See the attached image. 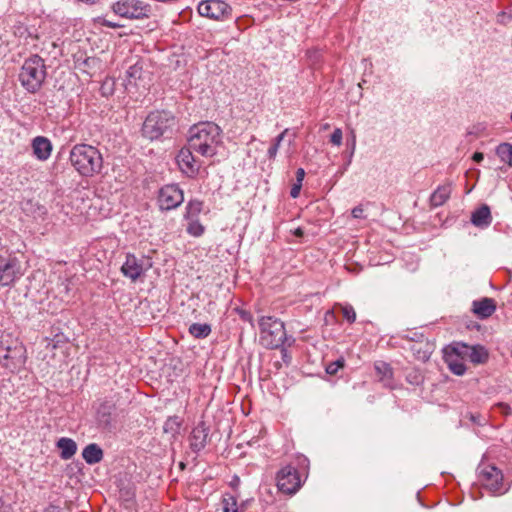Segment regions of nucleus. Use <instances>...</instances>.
Here are the masks:
<instances>
[{"mask_svg":"<svg viewBox=\"0 0 512 512\" xmlns=\"http://www.w3.org/2000/svg\"><path fill=\"white\" fill-rule=\"evenodd\" d=\"M143 73V66L140 62L128 67L125 73V86L136 85L137 80L141 79Z\"/></svg>","mask_w":512,"mask_h":512,"instance_id":"bb28decb","label":"nucleus"},{"mask_svg":"<svg viewBox=\"0 0 512 512\" xmlns=\"http://www.w3.org/2000/svg\"><path fill=\"white\" fill-rule=\"evenodd\" d=\"M471 222L480 228L488 227L492 222L491 211L488 205L482 204L471 215Z\"/></svg>","mask_w":512,"mask_h":512,"instance_id":"412c9836","label":"nucleus"},{"mask_svg":"<svg viewBox=\"0 0 512 512\" xmlns=\"http://www.w3.org/2000/svg\"><path fill=\"white\" fill-rule=\"evenodd\" d=\"M46 75L44 59L33 55L24 61L19 73V81L28 92L36 93L42 87Z\"/></svg>","mask_w":512,"mask_h":512,"instance_id":"20e7f679","label":"nucleus"},{"mask_svg":"<svg viewBox=\"0 0 512 512\" xmlns=\"http://www.w3.org/2000/svg\"><path fill=\"white\" fill-rule=\"evenodd\" d=\"M112 10L127 19H145L152 13L151 6L141 0H119L112 5Z\"/></svg>","mask_w":512,"mask_h":512,"instance_id":"0eeeda50","label":"nucleus"},{"mask_svg":"<svg viewBox=\"0 0 512 512\" xmlns=\"http://www.w3.org/2000/svg\"><path fill=\"white\" fill-rule=\"evenodd\" d=\"M363 212H364V209H363L362 205H358V206L354 207L351 211L353 218H356V219L364 218Z\"/></svg>","mask_w":512,"mask_h":512,"instance_id":"a19ab883","label":"nucleus"},{"mask_svg":"<svg viewBox=\"0 0 512 512\" xmlns=\"http://www.w3.org/2000/svg\"><path fill=\"white\" fill-rule=\"evenodd\" d=\"M204 203L203 201L194 199L190 200L186 206V212L184 214L185 219H195L199 218L200 213L203 210Z\"/></svg>","mask_w":512,"mask_h":512,"instance_id":"c85d7f7f","label":"nucleus"},{"mask_svg":"<svg viewBox=\"0 0 512 512\" xmlns=\"http://www.w3.org/2000/svg\"><path fill=\"white\" fill-rule=\"evenodd\" d=\"M463 360L464 359L457 357L452 350L446 355V361L450 371L458 376L463 375L466 371V366L463 363Z\"/></svg>","mask_w":512,"mask_h":512,"instance_id":"a878e982","label":"nucleus"},{"mask_svg":"<svg viewBox=\"0 0 512 512\" xmlns=\"http://www.w3.org/2000/svg\"><path fill=\"white\" fill-rule=\"evenodd\" d=\"M32 149L37 159L45 161L51 155L52 144L48 138L37 136L32 141Z\"/></svg>","mask_w":512,"mask_h":512,"instance_id":"aec40b11","label":"nucleus"},{"mask_svg":"<svg viewBox=\"0 0 512 512\" xmlns=\"http://www.w3.org/2000/svg\"><path fill=\"white\" fill-rule=\"evenodd\" d=\"M342 137V130L340 128H336L331 134L330 142L336 146H339L342 143Z\"/></svg>","mask_w":512,"mask_h":512,"instance_id":"4c0bfd02","label":"nucleus"},{"mask_svg":"<svg viewBox=\"0 0 512 512\" xmlns=\"http://www.w3.org/2000/svg\"><path fill=\"white\" fill-rule=\"evenodd\" d=\"M184 201L183 191L175 184L165 185L159 190L158 203L161 210H171Z\"/></svg>","mask_w":512,"mask_h":512,"instance_id":"ddd939ff","label":"nucleus"},{"mask_svg":"<svg viewBox=\"0 0 512 512\" xmlns=\"http://www.w3.org/2000/svg\"><path fill=\"white\" fill-rule=\"evenodd\" d=\"M496 310V302L492 298L484 297L472 303L473 313L480 319L490 317Z\"/></svg>","mask_w":512,"mask_h":512,"instance_id":"a211bd4d","label":"nucleus"},{"mask_svg":"<svg viewBox=\"0 0 512 512\" xmlns=\"http://www.w3.org/2000/svg\"><path fill=\"white\" fill-rule=\"evenodd\" d=\"M176 125V119L171 112L154 111L145 119L142 126V134L150 140L170 134Z\"/></svg>","mask_w":512,"mask_h":512,"instance_id":"39448f33","label":"nucleus"},{"mask_svg":"<svg viewBox=\"0 0 512 512\" xmlns=\"http://www.w3.org/2000/svg\"><path fill=\"white\" fill-rule=\"evenodd\" d=\"M20 262L17 258H0V286L12 285L21 277Z\"/></svg>","mask_w":512,"mask_h":512,"instance_id":"4468645a","label":"nucleus"},{"mask_svg":"<svg viewBox=\"0 0 512 512\" xmlns=\"http://www.w3.org/2000/svg\"><path fill=\"white\" fill-rule=\"evenodd\" d=\"M414 333L415 332H412L408 335L405 336V338H407L408 340L414 342V343H417V340H419V338H417L416 336H414Z\"/></svg>","mask_w":512,"mask_h":512,"instance_id":"de8ad7c7","label":"nucleus"},{"mask_svg":"<svg viewBox=\"0 0 512 512\" xmlns=\"http://www.w3.org/2000/svg\"><path fill=\"white\" fill-rule=\"evenodd\" d=\"M103 450L96 443L88 444L82 451V457L89 465H94L102 461Z\"/></svg>","mask_w":512,"mask_h":512,"instance_id":"4be33fe9","label":"nucleus"},{"mask_svg":"<svg viewBox=\"0 0 512 512\" xmlns=\"http://www.w3.org/2000/svg\"><path fill=\"white\" fill-rule=\"evenodd\" d=\"M187 221L186 231L193 237H200L205 232V227L199 221V218L185 219Z\"/></svg>","mask_w":512,"mask_h":512,"instance_id":"c756f323","label":"nucleus"},{"mask_svg":"<svg viewBox=\"0 0 512 512\" xmlns=\"http://www.w3.org/2000/svg\"><path fill=\"white\" fill-rule=\"evenodd\" d=\"M414 336L419 338V340L411 345L410 350L417 360L426 362L432 353L431 344L423 334L414 333Z\"/></svg>","mask_w":512,"mask_h":512,"instance_id":"6ab92c4d","label":"nucleus"},{"mask_svg":"<svg viewBox=\"0 0 512 512\" xmlns=\"http://www.w3.org/2000/svg\"><path fill=\"white\" fill-rule=\"evenodd\" d=\"M260 341L268 349L282 347L287 339L284 323L272 316H262L259 319Z\"/></svg>","mask_w":512,"mask_h":512,"instance_id":"423d86ee","label":"nucleus"},{"mask_svg":"<svg viewBox=\"0 0 512 512\" xmlns=\"http://www.w3.org/2000/svg\"><path fill=\"white\" fill-rule=\"evenodd\" d=\"M451 191V184H444L439 186L430 197L431 205L433 207H439L443 205L449 199Z\"/></svg>","mask_w":512,"mask_h":512,"instance_id":"393cba45","label":"nucleus"},{"mask_svg":"<svg viewBox=\"0 0 512 512\" xmlns=\"http://www.w3.org/2000/svg\"><path fill=\"white\" fill-rule=\"evenodd\" d=\"M355 145H356V137H355V135L353 134V135H352V141H351V148H352V152H351V153H352V154H353V152H354V150H355Z\"/></svg>","mask_w":512,"mask_h":512,"instance_id":"3c124183","label":"nucleus"},{"mask_svg":"<svg viewBox=\"0 0 512 512\" xmlns=\"http://www.w3.org/2000/svg\"><path fill=\"white\" fill-rule=\"evenodd\" d=\"M152 263L150 260L144 257L137 258L133 254H127L126 260L121 267V272L131 281L135 282L139 279L149 268Z\"/></svg>","mask_w":512,"mask_h":512,"instance_id":"f8f14e48","label":"nucleus"},{"mask_svg":"<svg viewBox=\"0 0 512 512\" xmlns=\"http://www.w3.org/2000/svg\"><path fill=\"white\" fill-rule=\"evenodd\" d=\"M496 407L506 416L512 414V408L506 403H498Z\"/></svg>","mask_w":512,"mask_h":512,"instance_id":"ea45409f","label":"nucleus"},{"mask_svg":"<svg viewBox=\"0 0 512 512\" xmlns=\"http://www.w3.org/2000/svg\"><path fill=\"white\" fill-rule=\"evenodd\" d=\"M211 331V325L207 323H193L189 326V333L197 339L207 338Z\"/></svg>","mask_w":512,"mask_h":512,"instance_id":"cd10ccee","label":"nucleus"},{"mask_svg":"<svg viewBox=\"0 0 512 512\" xmlns=\"http://www.w3.org/2000/svg\"><path fill=\"white\" fill-rule=\"evenodd\" d=\"M240 315H241V318L245 321L250 322L252 320V316L248 312L242 311Z\"/></svg>","mask_w":512,"mask_h":512,"instance_id":"a18cd8bd","label":"nucleus"},{"mask_svg":"<svg viewBox=\"0 0 512 512\" xmlns=\"http://www.w3.org/2000/svg\"><path fill=\"white\" fill-rule=\"evenodd\" d=\"M344 363H345V361L343 358H340L334 362H331L326 367V373L329 375H335L340 368L344 367Z\"/></svg>","mask_w":512,"mask_h":512,"instance_id":"f704fd0d","label":"nucleus"},{"mask_svg":"<svg viewBox=\"0 0 512 512\" xmlns=\"http://www.w3.org/2000/svg\"><path fill=\"white\" fill-rule=\"evenodd\" d=\"M197 10L201 16L217 21L228 19L232 13L231 6L223 0H202Z\"/></svg>","mask_w":512,"mask_h":512,"instance_id":"6e6552de","label":"nucleus"},{"mask_svg":"<svg viewBox=\"0 0 512 512\" xmlns=\"http://www.w3.org/2000/svg\"><path fill=\"white\" fill-rule=\"evenodd\" d=\"M222 512H238L236 499L233 496L223 498Z\"/></svg>","mask_w":512,"mask_h":512,"instance_id":"72a5a7b5","label":"nucleus"},{"mask_svg":"<svg viewBox=\"0 0 512 512\" xmlns=\"http://www.w3.org/2000/svg\"><path fill=\"white\" fill-rule=\"evenodd\" d=\"M56 446L61 450L60 457L63 460L72 458L77 451L76 442L73 439L67 437L60 438L57 441Z\"/></svg>","mask_w":512,"mask_h":512,"instance_id":"b1692460","label":"nucleus"},{"mask_svg":"<svg viewBox=\"0 0 512 512\" xmlns=\"http://www.w3.org/2000/svg\"><path fill=\"white\" fill-rule=\"evenodd\" d=\"M304 177H305V170L303 168H298L296 171V182L302 184Z\"/></svg>","mask_w":512,"mask_h":512,"instance_id":"79ce46f5","label":"nucleus"},{"mask_svg":"<svg viewBox=\"0 0 512 512\" xmlns=\"http://www.w3.org/2000/svg\"><path fill=\"white\" fill-rule=\"evenodd\" d=\"M209 436V428L206 427L204 422H200L193 428L190 435V447L194 452H199L207 444Z\"/></svg>","mask_w":512,"mask_h":512,"instance_id":"f3484780","label":"nucleus"},{"mask_svg":"<svg viewBox=\"0 0 512 512\" xmlns=\"http://www.w3.org/2000/svg\"><path fill=\"white\" fill-rule=\"evenodd\" d=\"M180 425L181 423L177 416L169 417L164 423L163 430L165 433H170L174 435L178 433Z\"/></svg>","mask_w":512,"mask_h":512,"instance_id":"473e14b6","label":"nucleus"},{"mask_svg":"<svg viewBox=\"0 0 512 512\" xmlns=\"http://www.w3.org/2000/svg\"><path fill=\"white\" fill-rule=\"evenodd\" d=\"M192 151L193 149L189 146L182 148L176 158L181 171L190 177L194 176L199 170V166L196 165Z\"/></svg>","mask_w":512,"mask_h":512,"instance_id":"dca6fc26","label":"nucleus"},{"mask_svg":"<svg viewBox=\"0 0 512 512\" xmlns=\"http://www.w3.org/2000/svg\"><path fill=\"white\" fill-rule=\"evenodd\" d=\"M289 132V129L286 128L282 131L275 139L272 145L269 147L267 151V156L270 160H274L277 156L278 149L280 147L281 142L283 141L285 135Z\"/></svg>","mask_w":512,"mask_h":512,"instance_id":"2f4dec72","label":"nucleus"},{"mask_svg":"<svg viewBox=\"0 0 512 512\" xmlns=\"http://www.w3.org/2000/svg\"><path fill=\"white\" fill-rule=\"evenodd\" d=\"M342 315L349 323H353L356 320V312L352 306L342 307Z\"/></svg>","mask_w":512,"mask_h":512,"instance_id":"c9c22d12","label":"nucleus"},{"mask_svg":"<svg viewBox=\"0 0 512 512\" xmlns=\"http://www.w3.org/2000/svg\"><path fill=\"white\" fill-rule=\"evenodd\" d=\"M472 159L477 162V163H480L483 159H484V154L482 152H475L473 154V157Z\"/></svg>","mask_w":512,"mask_h":512,"instance_id":"c03bdc74","label":"nucleus"},{"mask_svg":"<svg viewBox=\"0 0 512 512\" xmlns=\"http://www.w3.org/2000/svg\"><path fill=\"white\" fill-rule=\"evenodd\" d=\"M480 130V125L474 126L473 130L469 131V134H478Z\"/></svg>","mask_w":512,"mask_h":512,"instance_id":"8fccbe9b","label":"nucleus"},{"mask_svg":"<svg viewBox=\"0 0 512 512\" xmlns=\"http://www.w3.org/2000/svg\"><path fill=\"white\" fill-rule=\"evenodd\" d=\"M101 24H102L103 26H105V27L113 28V29H115V28H119V27H120V25H119V24L114 23V22H111V21L106 20V19H104V20L101 22Z\"/></svg>","mask_w":512,"mask_h":512,"instance_id":"37998d69","label":"nucleus"},{"mask_svg":"<svg viewBox=\"0 0 512 512\" xmlns=\"http://www.w3.org/2000/svg\"><path fill=\"white\" fill-rule=\"evenodd\" d=\"M375 371L379 380L383 383L384 386L393 388L392 386V378H393V370L391 366L386 362H376L375 363Z\"/></svg>","mask_w":512,"mask_h":512,"instance_id":"5701e85b","label":"nucleus"},{"mask_svg":"<svg viewBox=\"0 0 512 512\" xmlns=\"http://www.w3.org/2000/svg\"><path fill=\"white\" fill-rule=\"evenodd\" d=\"M277 487L284 494H295L301 487V479L298 470L287 465L278 471L276 475Z\"/></svg>","mask_w":512,"mask_h":512,"instance_id":"1a4fd4ad","label":"nucleus"},{"mask_svg":"<svg viewBox=\"0 0 512 512\" xmlns=\"http://www.w3.org/2000/svg\"><path fill=\"white\" fill-rule=\"evenodd\" d=\"M115 410V403L110 400L100 403L96 411V421L100 428L109 431L113 428Z\"/></svg>","mask_w":512,"mask_h":512,"instance_id":"2eb2a0df","label":"nucleus"},{"mask_svg":"<svg viewBox=\"0 0 512 512\" xmlns=\"http://www.w3.org/2000/svg\"><path fill=\"white\" fill-rule=\"evenodd\" d=\"M496 154L502 162L512 166V145L509 143H502L498 145Z\"/></svg>","mask_w":512,"mask_h":512,"instance_id":"7c9ffc66","label":"nucleus"},{"mask_svg":"<svg viewBox=\"0 0 512 512\" xmlns=\"http://www.w3.org/2000/svg\"><path fill=\"white\" fill-rule=\"evenodd\" d=\"M406 380L412 385H420L423 382V376L418 371H412L407 374Z\"/></svg>","mask_w":512,"mask_h":512,"instance_id":"e433bc0d","label":"nucleus"},{"mask_svg":"<svg viewBox=\"0 0 512 512\" xmlns=\"http://www.w3.org/2000/svg\"><path fill=\"white\" fill-rule=\"evenodd\" d=\"M302 184L295 182L290 190V195L292 198H297L300 195Z\"/></svg>","mask_w":512,"mask_h":512,"instance_id":"58836bf2","label":"nucleus"},{"mask_svg":"<svg viewBox=\"0 0 512 512\" xmlns=\"http://www.w3.org/2000/svg\"><path fill=\"white\" fill-rule=\"evenodd\" d=\"M453 353L461 359L469 360L473 364H484L488 361L489 353L482 345H468L457 342L452 346Z\"/></svg>","mask_w":512,"mask_h":512,"instance_id":"9d476101","label":"nucleus"},{"mask_svg":"<svg viewBox=\"0 0 512 512\" xmlns=\"http://www.w3.org/2000/svg\"><path fill=\"white\" fill-rule=\"evenodd\" d=\"M478 479L481 485L493 493H501L503 487V474L493 465L479 467Z\"/></svg>","mask_w":512,"mask_h":512,"instance_id":"9b49d317","label":"nucleus"},{"mask_svg":"<svg viewBox=\"0 0 512 512\" xmlns=\"http://www.w3.org/2000/svg\"><path fill=\"white\" fill-rule=\"evenodd\" d=\"M221 143V129L213 122H202L189 130L188 146L202 156L212 157Z\"/></svg>","mask_w":512,"mask_h":512,"instance_id":"f257e3e1","label":"nucleus"},{"mask_svg":"<svg viewBox=\"0 0 512 512\" xmlns=\"http://www.w3.org/2000/svg\"><path fill=\"white\" fill-rule=\"evenodd\" d=\"M293 234L296 236V237H303L304 236V230L300 227L296 228L294 231H293Z\"/></svg>","mask_w":512,"mask_h":512,"instance_id":"49530a36","label":"nucleus"},{"mask_svg":"<svg viewBox=\"0 0 512 512\" xmlns=\"http://www.w3.org/2000/svg\"><path fill=\"white\" fill-rule=\"evenodd\" d=\"M71 165L83 177H93L101 173L103 157L100 151L88 144H76L69 156Z\"/></svg>","mask_w":512,"mask_h":512,"instance_id":"7ed1b4c3","label":"nucleus"},{"mask_svg":"<svg viewBox=\"0 0 512 512\" xmlns=\"http://www.w3.org/2000/svg\"><path fill=\"white\" fill-rule=\"evenodd\" d=\"M44 512H61V510L56 506H50Z\"/></svg>","mask_w":512,"mask_h":512,"instance_id":"09e8293b","label":"nucleus"},{"mask_svg":"<svg viewBox=\"0 0 512 512\" xmlns=\"http://www.w3.org/2000/svg\"><path fill=\"white\" fill-rule=\"evenodd\" d=\"M27 361V350L18 336L8 331L0 332V365L16 372L22 369Z\"/></svg>","mask_w":512,"mask_h":512,"instance_id":"f03ea898","label":"nucleus"}]
</instances>
